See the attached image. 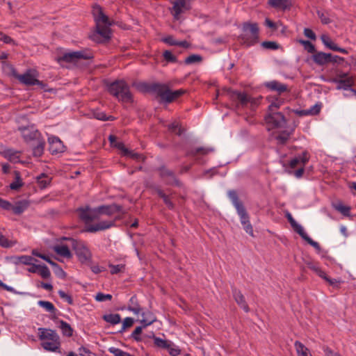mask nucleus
I'll use <instances>...</instances> for the list:
<instances>
[{
    "mask_svg": "<svg viewBox=\"0 0 356 356\" xmlns=\"http://www.w3.org/2000/svg\"><path fill=\"white\" fill-rule=\"evenodd\" d=\"M22 137L26 143H33V154L40 157L44 152L45 141L42 138L40 133L33 127L19 128Z\"/></svg>",
    "mask_w": 356,
    "mask_h": 356,
    "instance_id": "nucleus-1",
    "label": "nucleus"
},
{
    "mask_svg": "<svg viewBox=\"0 0 356 356\" xmlns=\"http://www.w3.org/2000/svg\"><path fill=\"white\" fill-rule=\"evenodd\" d=\"M228 196L236 209L237 213L241 219V222L243 226V229L246 233L253 237V227L250 222L249 215L243 202L239 200L237 192L234 190H231L228 192Z\"/></svg>",
    "mask_w": 356,
    "mask_h": 356,
    "instance_id": "nucleus-2",
    "label": "nucleus"
},
{
    "mask_svg": "<svg viewBox=\"0 0 356 356\" xmlns=\"http://www.w3.org/2000/svg\"><path fill=\"white\" fill-rule=\"evenodd\" d=\"M108 90L123 103H131L134 101L129 86L124 80L113 81L108 86Z\"/></svg>",
    "mask_w": 356,
    "mask_h": 356,
    "instance_id": "nucleus-3",
    "label": "nucleus"
},
{
    "mask_svg": "<svg viewBox=\"0 0 356 356\" xmlns=\"http://www.w3.org/2000/svg\"><path fill=\"white\" fill-rule=\"evenodd\" d=\"M240 40L247 47L254 45L259 42V29L257 23L244 22Z\"/></svg>",
    "mask_w": 356,
    "mask_h": 356,
    "instance_id": "nucleus-4",
    "label": "nucleus"
},
{
    "mask_svg": "<svg viewBox=\"0 0 356 356\" xmlns=\"http://www.w3.org/2000/svg\"><path fill=\"white\" fill-rule=\"evenodd\" d=\"M94 58L93 54L89 49H83L76 51L65 52L62 56L56 58V60L61 63L62 62L67 63L76 64L81 60H88Z\"/></svg>",
    "mask_w": 356,
    "mask_h": 356,
    "instance_id": "nucleus-5",
    "label": "nucleus"
},
{
    "mask_svg": "<svg viewBox=\"0 0 356 356\" xmlns=\"http://www.w3.org/2000/svg\"><path fill=\"white\" fill-rule=\"evenodd\" d=\"M63 239L68 240L71 242V246L81 263H86L91 260V252L84 242L67 237H63Z\"/></svg>",
    "mask_w": 356,
    "mask_h": 356,
    "instance_id": "nucleus-6",
    "label": "nucleus"
},
{
    "mask_svg": "<svg viewBox=\"0 0 356 356\" xmlns=\"http://www.w3.org/2000/svg\"><path fill=\"white\" fill-rule=\"evenodd\" d=\"M265 122L271 129L284 127L286 120L282 113L276 111H268L265 116Z\"/></svg>",
    "mask_w": 356,
    "mask_h": 356,
    "instance_id": "nucleus-7",
    "label": "nucleus"
},
{
    "mask_svg": "<svg viewBox=\"0 0 356 356\" xmlns=\"http://www.w3.org/2000/svg\"><path fill=\"white\" fill-rule=\"evenodd\" d=\"M159 177L165 181L166 185L176 186L181 187L182 183L177 177L174 171L168 169L165 165H163L157 168Z\"/></svg>",
    "mask_w": 356,
    "mask_h": 356,
    "instance_id": "nucleus-8",
    "label": "nucleus"
},
{
    "mask_svg": "<svg viewBox=\"0 0 356 356\" xmlns=\"http://www.w3.org/2000/svg\"><path fill=\"white\" fill-rule=\"evenodd\" d=\"M186 92V91L184 89L172 91L168 85L162 84L159 97L162 102L170 104L185 94Z\"/></svg>",
    "mask_w": 356,
    "mask_h": 356,
    "instance_id": "nucleus-9",
    "label": "nucleus"
},
{
    "mask_svg": "<svg viewBox=\"0 0 356 356\" xmlns=\"http://www.w3.org/2000/svg\"><path fill=\"white\" fill-rule=\"evenodd\" d=\"M79 218L86 224L90 222L93 220H97L95 209H91L88 206L80 207L76 209Z\"/></svg>",
    "mask_w": 356,
    "mask_h": 356,
    "instance_id": "nucleus-10",
    "label": "nucleus"
},
{
    "mask_svg": "<svg viewBox=\"0 0 356 356\" xmlns=\"http://www.w3.org/2000/svg\"><path fill=\"white\" fill-rule=\"evenodd\" d=\"M227 92L229 98L232 101L237 102L242 107L246 106L249 102L251 101V97L245 92H241L232 89H229Z\"/></svg>",
    "mask_w": 356,
    "mask_h": 356,
    "instance_id": "nucleus-11",
    "label": "nucleus"
},
{
    "mask_svg": "<svg viewBox=\"0 0 356 356\" xmlns=\"http://www.w3.org/2000/svg\"><path fill=\"white\" fill-rule=\"evenodd\" d=\"M95 209L97 220L101 215L112 216L113 214L121 212L122 207L116 204L99 206Z\"/></svg>",
    "mask_w": 356,
    "mask_h": 356,
    "instance_id": "nucleus-12",
    "label": "nucleus"
},
{
    "mask_svg": "<svg viewBox=\"0 0 356 356\" xmlns=\"http://www.w3.org/2000/svg\"><path fill=\"white\" fill-rule=\"evenodd\" d=\"M13 75L16 79H17L22 83L28 86H35V83L39 82V80L35 78V76L31 73L30 70H27L23 74H19L15 70H13Z\"/></svg>",
    "mask_w": 356,
    "mask_h": 356,
    "instance_id": "nucleus-13",
    "label": "nucleus"
},
{
    "mask_svg": "<svg viewBox=\"0 0 356 356\" xmlns=\"http://www.w3.org/2000/svg\"><path fill=\"white\" fill-rule=\"evenodd\" d=\"M113 226H115V220L101 221L95 225H86L85 232L94 233L98 231H102L109 229Z\"/></svg>",
    "mask_w": 356,
    "mask_h": 356,
    "instance_id": "nucleus-14",
    "label": "nucleus"
},
{
    "mask_svg": "<svg viewBox=\"0 0 356 356\" xmlns=\"http://www.w3.org/2000/svg\"><path fill=\"white\" fill-rule=\"evenodd\" d=\"M39 339L43 341H60V337L54 330L47 328H39Z\"/></svg>",
    "mask_w": 356,
    "mask_h": 356,
    "instance_id": "nucleus-15",
    "label": "nucleus"
},
{
    "mask_svg": "<svg viewBox=\"0 0 356 356\" xmlns=\"http://www.w3.org/2000/svg\"><path fill=\"white\" fill-rule=\"evenodd\" d=\"M49 143V151L52 154L61 153L65 151V147L59 138L51 136L48 138Z\"/></svg>",
    "mask_w": 356,
    "mask_h": 356,
    "instance_id": "nucleus-16",
    "label": "nucleus"
},
{
    "mask_svg": "<svg viewBox=\"0 0 356 356\" xmlns=\"http://www.w3.org/2000/svg\"><path fill=\"white\" fill-rule=\"evenodd\" d=\"M92 12L96 25H102L101 24H103L104 25H111L108 17L103 13L102 8L100 6H94Z\"/></svg>",
    "mask_w": 356,
    "mask_h": 356,
    "instance_id": "nucleus-17",
    "label": "nucleus"
},
{
    "mask_svg": "<svg viewBox=\"0 0 356 356\" xmlns=\"http://www.w3.org/2000/svg\"><path fill=\"white\" fill-rule=\"evenodd\" d=\"M321 40L323 44L329 49L334 51H339L345 54H347L348 51L343 48H341L334 43L328 35L323 34L321 35Z\"/></svg>",
    "mask_w": 356,
    "mask_h": 356,
    "instance_id": "nucleus-18",
    "label": "nucleus"
},
{
    "mask_svg": "<svg viewBox=\"0 0 356 356\" xmlns=\"http://www.w3.org/2000/svg\"><path fill=\"white\" fill-rule=\"evenodd\" d=\"M109 25H96V32L92 34L91 38L96 42H99L97 40L99 36H102L106 40L111 38Z\"/></svg>",
    "mask_w": 356,
    "mask_h": 356,
    "instance_id": "nucleus-19",
    "label": "nucleus"
},
{
    "mask_svg": "<svg viewBox=\"0 0 356 356\" xmlns=\"http://www.w3.org/2000/svg\"><path fill=\"white\" fill-rule=\"evenodd\" d=\"M331 58V54L325 53L323 51H316L312 56V60L318 65L323 66L330 63V58Z\"/></svg>",
    "mask_w": 356,
    "mask_h": 356,
    "instance_id": "nucleus-20",
    "label": "nucleus"
},
{
    "mask_svg": "<svg viewBox=\"0 0 356 356\" xmlns=\"http://www.w3.org/2000/svg\"><path fill=\"white\" fill-rule=\"evenodd\" d=\"M232 295L237 305L245 312H248L250 311V308L245 301L244 296L242 294L241 291L234 287L232 288Z\"/></svg>",
    "mask_w": 356,
    "mask_h": 356,
    "instance_id": "nucleus-21",
    "label": "nucleus"
},
{
    "mask_svg": "<svg viewBox=\"0 0 356 356\" xmlns=\"http://www.w3.org/2000/svg\"><path fill=\"white\" fill-rule=\"evenodd\" d=\"M115 146L117 149H120L122 152L123 156H129L138 161L141 160L144 161L145 159V156L144 155L138 153H135L129 150L124 146V143H118Z\"/></svg>",
    "mask_w": 356,
    "mask_h": 356,
    "instance_id": "nucleus-22",
    "label": "nucleus"
},
{
    "mask_svg": "<svg viewBox=\"0 0 356 356\" xmlns=\"http://www.w3.org/2000/svg\"><path fill=\"white\" fill-rule=\"evenodd\" d=\"M264 86L272 91H276L279 95L288 91V87L286 84L282 83L277 81H271L266 82Z\"/></svg>",
    "mask_w": 356,
    "mask_h": 356,
    "instance_id": "nucleus-23",
    "label": "nucleus"
},
{
    "mask_svg": "<svg viewBox=\"0 0 356 356\" xmlns=\"http://www.w3.org/2000/svg\"><path fill=\"white\" fill-rule=\"evenodd\" d=\"M162 84L159 83H143L140 85V89L146 92H150L157 95L159 97Z\"/></svg>",
    "mask_w": 356,
    "mask_h": 356,
    "instance_id": "nucleus-24",
    "label": "nucleus"
},
{
    "mask_svg": "<svg viewBox=\"0 0 356 356\" xmlns=\"http://www.w3.org/2000/svg\"><path fill=\"white\" fill-rule=\"evenodd\" d=\"M183 9L188 10L189 8L186 5L185 0H175L173 3L172 15L175 19L179 18V15L183 12Z\"/></svg>",
    "mask_w": 356,
    "mask_h": 356,
    "instance_id": "nucleus-25",
    "label": "nucleus"
},
{
    "mask_svg": "<svg viewBox=\"0 0 356 356\" xmlns=\"http://www.w3.org/2000/svg\"><path fill=\"white\" fill-rule=\"evenodd\" d=\"M331 81L339 84L337 86V90H348L349 88L353 86L355 83L353 77H347L346 79L333 78Z\"/></svg>",
    "mask_w": 356,
    "mask_h": 356,
    "instance_id": "nucleus-26",
    "label": "nucleus"
},
{
    "mask_svg": "<svg viewBox=\"0 0 356 356\" xmlns=\"http://www.w3.org/2000/svg\"><path fill=\"white\" fill-rule=\"evenodd\" d=\"M268 3L272 8L281 10L290 9L291 6L290 0H268Z\"/></svg>",
    "mask_w": 356,
    "mask_h": 356,
    "instance_id": "nucleus-27",
    "label": "nucleus"
},
{
    "mask_svg": "<svg viewBox=\"0 0 356 356\" xmlns=\"http://www.w3.org/2000/svg\"><path fill=\"white\" fill-rule=\"evenodd\" d=\"M156 193L161 197L167 207L170 210H174L175 204L171 201L170 197L166 195L163 190L159 187L154 188Z\"/></svg>",
    "mask_w": 356,
    "mask_h": 356,
    "instance_id": "nucleus-28",
    "label": "nucleus"
},
{
    "mask_svg": "<svg viewBox=\"0 0 356 356\" xmlns=\"http://www.w3.org/2000/svg\"><path fill=\"white\" fill-rule=\"evenodd\" d=\"M12 262L15 264H25V265H31L32 264V261H38V260L35 258H33L31 256L29 255H22V256H17L13 257L11 258Z\"/></svg>",
    "mask_w": 356,
    "mask_h": 356,
    "instance_id": "nucleus-29",
    "label": "nucleus"
},
{
    "mask_svg": "<svg viewBox=\"0 0 356 356\" xmlns=\"http://www.w3.org/2000/svg\"><path fill=\"white\" fill-rule=\"evenodd\" d=\"M127 309L132 312L134 314H139L141 312L142 309L139 305L136 296H133L130 298Z\"/></svg>",
    "mask_w": 356,
    "mask_h": 356,
    "instance_id": "nucleus-30",
    "label": "nucleus"
},
{
    "mask_svg": "<svg viewBox=\"0 0 356 356\" xmlns=\"http://www.w3.org/2000/svg\"><path fill=\"white\" fill-rule=\"evenodd\" d=\"M54 250L56 254L67 259H70L72 254L66 245H56L54 247Z\"/></svg>",
    "mask_w": 356,
    "mask_h": 356,
    "instance_id": "nucleus-31",
    "label": "nucleus"
},
{
    "mask_svg": "<svg viewBox=\"0 0 356 356\" xmlns=\"http://www.w3.org/2000/svg\"><path fill=\"white\" fill-rule=\"evenodd\" d=\"M213 149L212 148H206V147H197L195 149H192L188 150L186 152V156L197 157V155H207L211 152H213Z\"/></svg>",
    "mask_w": 356,
    "mask_h": 356,
    "instance_id": "nucleus-32",
    "label": "nucleus"
},
{
    "mask_svg": "<svg viewBox=\"0 0 356 356\" xmlns=\"http://www.w3.org/2000/svg\"><path fill=\"white\" fill-rule=\"evenodd\" d=\"M298 356H312L309 350L300 341H296L294 343Z\"/></svg>",
    "mask_w": 356,
    "mask_h": 356,
    "instance_id": "nucleus-33",
    "label": "nucleus"
},
{
    "mask_svg": "<svg viewBox=\"0 0 356 356\" xmlns=\"http://www.w3.org/2000/svg\"><path fill=\"white\" fill-rule=\"evenodd\" d=\"M58 322L60 323L59 327L61 330L62 334L67 337H72L73 335V329L71 325L63 320H60Z\"/></svg>",
    "mask_w": 356,
    "mask_h": 356,
    "instance_id": "nucleus-34",
    "label": "nucleus"
},
{
    "mask_svg": "<svg viewBox=\"0 0 356 356\" xmlns=\"http://www.w3.org/2000/svg\"><path fill=\"white\" fill-rule=\"evenodd\" d=\"M42 348L47 350L55 352L60 348V341H42L41 343Z\"/></svg>",
    "mask_w": 356,
    "mask_h": 356,
    "instance_id": "nucleus-35",
    "label": "nucleus"
},
{
    "mask_svg": "<svg viewBox=\"0 0 356 356\" xmlns=\"http://www.w3.org/2000/svg\"><path fill=\"white\" fill-rule=\"evenodd\" d=\"M102 318L107 323H111V325L118 324L121 321L120 315L118 314H104L102 316Z\"/></svg>",
    "mask_w": 356,
    "mask_h": 356,
    "instance_id": "nucleus-36",
    "label": "nucleus"
},
{
    "mask_svg": "<svg viewBox=\"0 0 356 356\" xmlns=\"http://www.w3.org/2000/svg\"><path fill=\"white\" fill-rule=\"evenodd\" d=\"M51 178L49 177L44 173L41 174L37 177V181L40 188L43 189L47 187L50 182Z\"/></svg>",
    "mask_w": 356,
    "mask_h": 356,
    "instance_id": "nucleus-37",
    "label": "nucleus"
},
{
    "mask_svg": "<svg viewBox=\"0 0 356 356\" xmlns=\"http://www.w3.org/2000/svg\"><path fill=\"white\" fill-rule=\"evenodd\" d=\"M15 181L10 184V188L12 190L17 191L19 190L24 184L22 182L20 173L18 171H15Z\"/></svg>",
    "mask_w": 356,
    "mask_h": 356,
    "instance_id": "nucleus-38",
    "label": "nucleus"
},
{
    "mask_svg": "<svg viewBox=\"0 0 356 356\" xmlns=\"http://www.w3.org/2000/svg\"><path fill=\"white\" fill-rule=\"evenodd\" d=\"M92 115L97 120H102V121H106V120H111L113 121L115 118L112 115L106 116V113L100 111H95L92 113Z\"/></svg>",
    "mask_w": 356,
    "mask_h": 356,
    "instance_id": "nucleus-39",
    "label": "nucleus"
},
{
    "mask_svg": "<svg viewBox=\"0 0 356 356\" xmlns=\"http://www.w3.org/2000/svg\"><path fill=\"white\" fill-rule=\"evenodd\" d=\"M306 266L308 268L316 273L319 277L324 276V271H323L314 261H306Z\"/></svg>",
    "mask_w": 356,
    "mask_h": 356,
    "instance_id": "nucleus-40",
    "label": "nucleus"
},
{
    "mask_svg": "<svg viewBox=\"0 0 356 356\" xmlns=\"http://www.w3.org/2000/svg\"><path fill=\"white\" fill-rule=\"evenodd\" d=\"M27 207L28 204L26 202H18L14 207L12 206V210L15 214H21Z\"/></svg>",
    "mask_w": 356,
    "mask_h": 356,
    "instance_id": "nucleus-41",
    "label": "nucleus"
},
{
    "mask_svg": "<svg viewBox=\"0 0 356 356\" xmlns=\"http://www.w3.org/2000/svg\"><path fill=\"white\" fill-rule=\"evenodd\" d=\"M202 61V57L198 54H191L184 60L186 65H191L195 63H200Z\"/></svg>",
    "mask_w": 356,
    "mask_h": 356,
    "instance_id": "nucleus-42",
    "label": "nucleus"
},
{
    "mask_svg": "<svg viewBox=\"0 0 356 356\" xmlns=\"http://www.w3.org/2000/svg\"><path fill=\"white\" fill-rule=\"evenodd\" d=\"M38 305L51 313L54 314L56 311L54 305L49 301L39 300Z\"/></svg>",
    "mask_w": 356,
    "mask_h": 356,
    "instance_id": "nucleus-43",
    "label": "nucleus"
},
{
    "mask_svg": "<svg viewBox=\"0 0 356 356\" xmlns=\"http://www.w3.org/2000/svg\"><path fill=\"white\" fill-rule=\"evenodd\" d=\"M300 43L302 44L307 52L314 54L316 52L315 46L309 40H300Z\"/></svg>",
    "mask_w": 356,
    "mask_h": 356,
    "instance_id": "nucleus-44",
    "label": "nucleus"
},
{
    "mask_svg": "<svg viewBox=\"0 0 356 356\" xmlns=\"http://www.w3.org/2000/svg\"><path fill=\"white\" fill-rule=\"evenodd\" d=\"M261 46L264 49L272 50H277L280 47V44L274 41H264L261 42Z\"/></svg>",
    "mask_w": 356,
    "mask_h": 356,
    "instance_id": "nucleus-45",
    "label": "nucleus"
},
{
    "mask_svg": "<svg viewBox=\"0 0 356 356\" xmlns=\"http://www.w3.org/2000/svg\"><path fill=\"white\" fill-rule=\"evenodd\" d=\"M15 244V241H9L5 236L0 233V246L8 248H11Z\"/></svg>",
    "mask_w": 356,
    "mask_h": 356,
    "instance_id": "nucleus-46",
    "label": "nucleus"
},
{
    "mask_svg": "<svg viewBox=\"0 0 356 356\" xmlns=\"http://www.w3.org/2000/svg\"><path fill=\"white\" fill-rule=\"evenodd\" d=\"M293 229L297 232L305 241L309 237L307 234L305 232L303 227L298 222L292 226Z\"/></svg>",
    "mask_w": 356,
    "mask_h": 356,
    "instance_id": "nucleus-47",
    "label": "nucleus"
},
{
    "mask_svg": "<svg viewBox=\"0 0 356 356\" xmlns=\"http://www.w3.org/2000/svg\"><path fill=\"white\" fill-rule=\"evenodd\" d=\"M38 273H39L40 275L44 279H47V278L50 277V276H51V273H50L49 269L44 264L40 265V267L39 268Z\"/></svg>",
    "mask_w": 356,
    "mask_h": 356,
    "instance_id": "nucleus-48",
    "label": "nucleus"
},
{
    "mask_svg": "<svg viewBox=\"0 0 356 356\" xmlns=\"http://www.w3.org/2000/svg\"><path fill=\"white\" fill-rule=\"evenodd\" d=\"M163 56L164 59L168 63H177V57L174 54H172V53L169 50H165L163 53Z\"/></svg>",
    "mask_w": 356,
    "mask_h": 356,
    "instance_id": "nucleus-49",
    "label": "nucleus"
},
{
    "mask_svg": "<svg viewBox=\"0 0 356 356\" xmlns=\"http://www.w3.org/2000/svg\"><path fill=\"white\" fill-rule=\"evenodd\" d=\"M134 323V318L131 317H127L124 319L122 322V327L120 330V332H124L127 328L131 327Z\"/></svg>",
    "mask_w": 356,
    "mask_h": 356,
    "instance_id": "nucleus-50",
    "label": "nucleus"
},
{
    "mask_svg": "<svg viewBox=\"0 0 356 356\" xmlns=\"http://www.w3.org/2000/svg\"><path fill=\"white\" fill-rule=\"evenodd\" d=\"M290 137L289 132L284 131H282L280 134L276 136V139L279 141V143L282 145H284Z\"/></svg>",
    "mask_w": 356,
    "mask_h": 356,
    "instance_id": "nucleus-51",
    "label": "nucleus"
},
{
    "mask_svg": "<svg viewBox=\"0 0 356 356\" xmlns=\"http://www.w3.org/2000/svg\"><path fill=\"white\" fill-rule=\"evenodd\" d=\"M108 267L111 268V273L112 275L117 274L118 273L122 272L124 270L125 265L124 264H109Z\"/></svg>",
    "mask_w": 356,
    "mask_h": 356,
    "instance_id": "nucleus-52",
    "label": "nucleus"
},
{
    "mask_svg": "<svg viewBox=\"0 0 356 356\" xmlns=\"http://www.w3.org/2000/svg\"><path fill=\"white\" fill-rule=\"evenodd\" d=\"M335 209L345 216H350V207L344 206L343 204H339L335 206Z\"/></svg>",
    "mask_w": 356,
    "mask_h": 356,
    "instance_id": "nucleus-53",
    "label": "nucleus"
},
{
    "mask_svg": "<svg viewBox=\"0 0 356 356\" xmlns=\"http://www.w3.org/2000/svg\"><path fill=\"white\" fill-rule=\"evenodd\" d=\"M143 331V327H136L134 332L131 333V337L136 341H141L142 339L140 334Z\"/></svg>",
    "mask_w": 356,
    "mask_h": 356,
    "instance_id": "nucleus-54",
    "label": "nucleus"
},
{
    "mask_svg": "<svg viewBox=\"0 0 356 356\" xmlns=\"http://www.w3.org/2000/svg\"><path fill=\"white\" fill-rule=\"evenodd\" d=\"M323 280H325L327 282L329 283L330 285L332 286L334 288H339L340 281L337 280L335 279H331L327 276L325 273L324 272V276H321Z\"/></svg>",
    "mask_w": 356,
    "mask_h": 356,
    "instance_id": "nucleus-55",
    "label": "nucleus"
},
{
    "mask_svg": "<svg viewBox=\"0 0 356 356\" xmlns=\"http://www.w3.org/2000/svg\"><path fill=\"white\" fill-rule=\"evenodd\" d=\"M19 152L14 151L13 149H8L6 151V155L10 161L18 159L19 157Z\"/></svg>",
    "mask_w": 356,
    "mask_h": 356,
    "instance_id": "nucleus-56",
    "label": "nucleus"
},
{
    "mask_svg": "<svg viewBox=\"0 0 356 356\" xmlns=\"http://www.w3.org/2000/svg\"><path fill=\"white\" fill-rule=\"evenodd\" d=\"M149 318H142L140 322L142 323L143 328L146 327L148 325H152L154 322L156 321V318H154L152 316H149Z\"/></svg>",
    "mask_w": 356,
    "mask_h": 356,
    "instance_id": "nucleus-57",
    "label": "nucleus"
},
{
    "mask_svg": "<svg viewBox=\"0 0 356 356\" xmlns=\"http://www.w3.org/2000/svg\"><path fill=\"white\" fill-rule=\"evenodd\" d=\"M95 299L97 301H99V302L111 300L112 299V296L110 294H104L102 293H98L96 295Z\"/></svg>",
    "mask_w": 356,
    "mask_h": 356,
    "instance_id": "nucleus-58",
    "label": "nucleus"
},
{
    "mask_svg": "<svg viewBox=\"0 0 356 356\" xmlns=\"http://www.w3.org/2000/svg\"><path fill=\"white\" fill-rule=\"evenodd\" d=\"M59 296L65 300L66 302H67L68 304L72 305L73 304V299L70 295L67 294L65 292H64L62 290L58 291Z\"/></svg>",
    "mask_w": 356,
    "mask_h": 356,
    "instance_id": "nucleus-59",
    "label": "nucleus"
},
{
    "mask_svg": "<svg viewBox=\"0 0 356 356\" xmlns=\"http://www.w3.org/2000/svg\"><path fill=\"white\" fill-rule=\"evenodd\" d=\"M310 245L316 249L318 253H320L322 250L321 245L316 241H314L309 236L305 240Z\"/></svg>",
    "mask_w": 356,
    "mask_h": 356,
    "instance_id": "nucleus-60",
    "label": "nucleus"
},
{
    "mask_svg": "<svg viewBox=\"0 0 356 356\" xmlns=\"http://www.w3.org/2000/svg\"><path fill=\"white\" fill-rule=\"evenodd\" d=\"M317 15L323 24H328L331 22L330 18L324 13L318 10Z\"/></svg>",
    "mask_w": 356,
    "mask_h": 356,
    "instance_id": "nucleus-61",
    "label": "nucleus"
},
{
    "mask_svg": "<svg viewBox=\"0 0 356 356\" xmlns=\"http://www.w3.org/2000/svg\"><path fill=\"white\" fill-rule=\"evenodd\" d=\"M282 102L276 99L274 102H273L268 106V111H276L280 107Z\"/></svg>",
    "mask_w": 356,
    "mask_h": 356,
    "instance_id": "nucleus-62",
    "label": "nucleus"
},
{
    "mask_svg": "<svg viewBox=\"0 0 356 356\" xmlns=\"http://www.w3.org/2000/svg\"><path fill=\"white\" fill-rule=\"evenodd\" d=\"M0 40L3 41L6 44H15L14 40L8 35L0 32Z\"/></svg>",
    "mask_w": 356,
    "mask_h": 356,
    "instance_id": "nucleus-63",
    "label": "nucleus"
},
{
    "mask_svg": "<svg viewBox=\"0 0 356 356\" xmlns=\"http://www.w3.org/2000/svg\"><path fill=\"white\" fill-rule=\"evenodd\" d=\"M109 352L113 353L115 356H125L127 353L122 350L121 349L113 347L109 348Z\"/></svg>",
    "mask_w": 356,
    "mask_h": 356,
    "instance_id": "nucleus-64",
    "label": "nucleus"
}]
</instances>
